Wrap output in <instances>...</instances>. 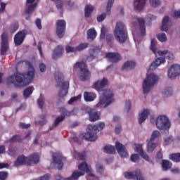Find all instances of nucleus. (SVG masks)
<instances>
[{
    "instance_id": "9b49d317",
    "label": "nucleus",
    "mask_w": 180,
    "mask_h": 180,
    "mask_svg": "<svg viewBox=\"0 0 180 180\" xmlns=\"http://www.w3.org/2000/svg\"><path fill=\"white\" fill-rule=\"evenodd\" d=\"M1 44L0 49L1 56H6V51L9 50V41H8V34L3 32L1 36Z\"/></svg>"
},
{
    "instance_id": "2f4dec72",
    "label": "nucleus",
    "mask_w": 180,
    "mask_h": 180,
    "mask_svg": "<svg viewBox=\"0 0 180 180\" xmlns=\"http://www.w3.org/2000/svg\"><path fill=\"white\" fill-rule=\"evenodd\" d=\"M136 67V62L134 61H127L124 63L122 67V70H133Z\"/></svg>"
},
{
    "instance_id": "a211bd4d",
    "label": "nucleus",
    "mask_w": 180,
    "mask_h": 180,
    "mask_svg": "<svg viewBox=\"0 0 180 180\" xmlns=\"http://www.w3.org/2000/svg\"><path fill=\"white\" fill-rule=\"evenodd\" d=\"M52 158L54 164H57L58 169L61 171L63 169V167H64V163H63V157L61 155L58 153H54L52 156Z\"/></svg>"
},
{
    "instance_id": "4d7b16f0",
    "label": "nucleus",
    "mask_w": 180,
    "mask_h": 180,
    "mask_svg": "<svg viewBox=\"0 0 180 180\" xmlns=\"http://www.w3.org/2000/svg\"><path fill=\"white\" fill-rule=\"evenodd\" d=\"M131 161H132V162H137L140 161V156H139L137 154L131 155Z\"/></svg>"
},
{
    "instance_id": "13d9d810",
    "label": "nucleus",
    "mask_w": 180,
    "mask_h": 180,
    "mask_svg": "<svg viewBox=\"0 0 180 180\" xmlns=\"http://www.w3.org/2000/svg\"><path fill=\"white\" fill-rule=\"evenodd\" d=\"M65 50H66L67 53H75V52H77L76 47H72V46H66Z\"/></svg>"
},
{
    "instance_id": "412c9836",
    "label": "nucleus",
    "mask_w": 180,
    "mask_h": 180,
    "mask_svg": "<svg viewBox=\"0 0 180 180\" xmlns=\"http://www.w3.org/2000/svg\"><path fill=\"white\" fill-rule=\"evenodd\" d=\"M135 151L136 153H139V155H141L143 160H146V161H150V157L147 155V153L143 150V146L141 144L136 146Z\"/></svg>"
},
{
    "instance_id": "7c9ffc66",
    "label": "nucleus",
    "mask_w": 180,
    "mask_h": 180,
    "mask_svg": "<svg viewBox=\"0 0 180 180\" xmlns=\"http://www.w3.org/2000/svg\"><path fill=\"white\" fill-rule=\"evenodd\" d=\"M168 22H169V17H164L162 22V26L160 27L162 32H168Z\"/></svg>"
},
{
    "instance_id": "0e129e2a",
    "label": "nucleus",
    "mask_w": 180,
    "mask_h": 180,
    "mask_svg": "<svg viewBox=\"0 0 180 180\" xmlns=\"http://www.w3.org/2000/svg\"><path fill=\"white\" fill-rule=\"evenodd\" d=\"M35 25L39 30H41V29L43 28V27L41 26V20H40V18H37L36 20Z\"/></svg>"
},
{
    "instance_id": "603ef678",
    "label": "nucleus",
    "mask_w": 180,
    "mask_h": 180,
    "mask_svg": "<svg viewBox=\"0 0 180 180\" xmlns=\"http://www.w3.org/2000/svg\"><path fill=\"white\" fill-rule=\"evenodd\" d=\"M96 172L98 174H100V175H102V174H103V165H102V164L101 163H97L96 165Z\"/></svg>"
},
{
    "instance_id": "79ce46f5",
    "label": "nucleus",
    "mask_w": 180,
    "mask_h": 180,
    "mask_svg": "<svg viewBox=\"0 0 180 180\" xmlns=\"http://www.w3.org/2000/svg\"><path fill=\"white\" fill-rule=\"evenodd\" d=\"M169 158L174 162H180V153H172L169 155Z\"/></svg>"
},
{
    "instance_id": "c756f323",
    "label": "nucleus",
    "mask_w": 180,
    "mask_h": 180,
    "mask_svg": "<svg viewBox=\"0 0 180 180\" xmlns=\"http://www.w3.org/2000/svg\"><path fill=\"white\" fill-rule=\"evenodd\" d=\"M79 171V172H86V174L91 173V169L88 167V164L86 162H82L80 165L78 166Z\"/></svg>"
},
{
    "instance_id": "49530a36",
    "label": "nucleus",
    "mask_w": 180,
    "mask_h": 180,
    "mask_svg": "<svg viewBox=\"0 0 180 180\" xmlns=\"http://www.w3.org/2000/svg\"><path fill=\"white\" fill-rule=\"evenodd\" d=\"M149 5L152 8H157L161 5V0H149Z\"/></svg>"
},
{
    "instance_id": "4be33fe9",
    "label": "nucleus",
    "mask_w": 180,
    "mask_h": 180,
    "mask_svg": "<svg viewBox=\"0 0 180 180\" xmlns=\"http://www.w3.org/2000/svg\"><path fill=\"white\" fill-rule=\"evenodd\" d=\"M165 62V58H158L155 61L153 62L150 66V70H156L159 65L164 63Z\"/></svg>"
},
{
    "instance_id": "72a5a7b5",
    "label": "nucleus",
    "mask_w": 180,
    "mask_h": 180,
    "mask_svg": "<svg viewBox=\"0 0 180 180\" xmlns=\"http://www.w3.org/2000/svg\"><path fill=\"white\" fill-rule=\"evenodd\" d=\"M158 143H154L153 141H148L147 144V151L148 153H153L155 148H157Z\"/></svg>"
},
{
    "instance_id": "423d86ee",
    "label": "nucleus",
    "mask_w": 180,
    "mask_h": 180,
    "mask_svg": "<svg viewBox=\"0 0 180 180\" xmlns=\"http://www.w3.org/2000/svg\"><path fill=\"white\" fill-rule=\"evenodd\" d=\"M113 96H115V94H113V91L112 90H106L100 96V101L96 105V108H100L101 105H105V108H106V106H109V105L115 102V98H113Z\"/></svg>"
},
{
    "instance_id": "ea45409f",
    "label": "nucleus",
    "mask_w": 180,
    "mask_h": 180,
    "mask_svg": "<svg viewBox=\"0 0 180 180\" xmlns=\"http://www.w3.org/2000/svg\"><path fill=\"white\" fill-rule=\"evenodd\" d=\"M34 89V87H33V86H29L28 87H27L23 91L24 98H29V96H30L32 94H33Z\"/></svg>"
},
{
    "instance_id": "5fc2aeb1",
    "label": "nucleus",
    "mask_w": 180,
    "mask_h": 180,
    "mask_svg": "<svg viewBox=\"0 0 180 180\" xmlns=\"http://www.w3.org/2000/svg\"><path fill=\"white\" fill-rule=\"evenodd\" d=\"M37 103L39 109L43 110V106L44 105V98L40 96L39 98L37 100Z\"/></svg>"
},
{
    "instance_id": "58836bf2",
    "label": "nucleus",
    "mask_w": 180,
    "mask_h": 180,
    "mask_svg": "<svg viewBox=\"0 0 180 180\" xmlns=\"http://www.w3.org/2000/svg\"><path fill=\"white\" fill-rule=\"evenodd\" d=\"M9 143H22L23 141V139H22V136L20 134L13 135L9 140Z\"/></svg>"
},
{
    "instance_id": "a18cd8bd",
    "label": "nucleus",
    "mask_w": 180,
    "mask_h": 180,
    "mask_svg": "<svg viewBox=\"0 0 180 180\" xmlns=\"http://www.w3.org/2000/svg\"><path fill=\"white\" fill-rule=\"evenodd\" d=\"M89 45V44L88 43H81L76 46V51H82V50L87 49Z\"/></svg>"
},
{
    "instance_id": "dca6fc26",
    "label": "nucleus",
    "mask_w": 180,
    "mask_h": 180,
    "mask_svg": "<svg viewBox=\"0 0 180 180\" xmlns=\"http://www.w3.org/2000/svg\"><path fill=\"white\" fill-rule=\"evenodd\" d=\"M27 31L25 30L18 32L14 37V43L16 46H20L26 37Z\"/></svg>"
},
{
    "instance_id": "bf43d9fd",
    "label": "nucleus",
    "mask_w": 180,
    "mask_h": 180,
    "mask_svg": "<svg viewBox=\"0 0 180 180\" xmlns=\"http://www.w3.org/2000/svg\"><path fill=\"white\" fill-rule=\"evenodd\" d=\"M39 68L41 72H46V71H47V67L44 63H39Z\"/></svg>"
},
{
    "instance_id": "a878e982",
    "label": "nucleus",
    "mask_w": 180,
    "mask_h": 180,
    "mask_svg": "<svg viewBox=\"0 0 180 180\" xmlns=\"http://www.w3.org/2000/svg\"><path fill=\"white\" fill-rule=\"evenodd\" d=\"M84 98L86 102H92L95 101V98H96V94L94 93L85 91L84 93Z\"/></svg>"
},
{
    "instance_id": "c03bdc74",
    "label": "nucleus",
    "mask_w": 180,
    "mask_h": 180,
    "mask_svg": "<svg viewBox=\"0 0 180 180\" xmlns=\"http://www.w3.org/2000/svg\"><path fill=\"white\" fill-rule=\"evenodd\" d=\"M59 112L61 115L60 116H63L65 119V116H71V113H72V112L68 111L64 107L60 108Z\"/></svg>"
},
{
    "instance_id": "8fccbe9b",
    "label": "nucleus",
    "mask_w": 180,
    "mask_h": 180,
    "mask_svg": "<svg viewBox=\"0 0 180 180\" xmlns=\"http://www.w3.org/2000/svg\"><path fill=\"white\" fill-rule=\"evenodd\" d=\"M65 118L64 117V116H58L56 117V119L55 120V122L53 124V127H57L58 126V124H60V123H61V122H63Z\"/></svg>"
},
{
    "instance_id": "39448f33",
    "label": "nucleus",
    "mask_w": 180,
    "mask_h": 180,
    "mask_svg": "<svg viewBox=\"0 0 180 180\" xmlns=\"http://www.w3.org/2000/svg\"><path fill=\"white\" fill-rule=\"evenodd\" d=\"M157 82H158V76L154 73L147 75L142 84L143 94H148Z\"/></svg>"
},
{
    "instance_id": "6e6552de",
    "label": "nucleus",
    "mask_w": 180,
    "mask_h": 180,
    "mask_svg": "<svg viewBox=\"0 0 180 180\" xmlns=\"http://www.w3.org/2000/svg\"><path fill=\"white\" fill-rule=\"evenodd\" d=\"M155 125L158 130H169L171 122L165 115H159L156 120Z\"/></svg>"
},
{
    "instance_id": "f704fd0d",
    "label": "nucleus",
    "mask_w": 180,
    "mask_h": 180,
    "mask_svg": "<svg viewBox=\"0 0 180 180\" xmlns=\"http://www.w3.org/2000/svg\"><path fill=\"white\" fill-rule=\"evenodd\" d=\"M106 41L107 44L111 47H115V37H113V34H108L106 35Z\"/></svg>"
},
{
    "instance_id": "cd10ccee",
    "label": "nucleus",
    "mask_w": 180,
    "mask_h": 180,
    "mask_svg": "<svg viewBox=\"0 0 180 180\" xmlns=\"http://www.w3.org/2000/svg\"><path fill=\"white\" fill-rule=\"evenodd\" d=\"M96 30L95 28H91L87 30V40H90L91 41H94V39H96Z\"/></svg>"
},
{
    "instance_id": "6ab92c4d",
    "label": "nucleus",
    "mask_w": 180,
    "mask_h": 180,
    "mask_svg": "<svg viewBox=\"0 0 180 180\" xmlns=\"http://www.w3.org/2000/svg\"><path fill=\"white\" fill-rule=\"evenodd\" d=\"M61 90L58 93L59 98H64L68 94V89H70V82H63L60 85Z\"/></svg>"
},
{
    "instance_id": "a19ab883",
    "label": "nucleus",
    "mask_w": 180,
    "mask_h": 180,
    "mask_svg": "<svg viewBox=\"0 0 180 180\" xmlns=\"http://www.w3.org/2000/svg\"><path fill=\"white\" fill-rule=\"evenodd\" d=\"M160 136H161V133L160 132V131L155 130L153 131L149 140L150 141H155V140H157V139H160Z\"/></svg>"
},
{
    "instance_id": "7ed1b4c3",
    "label": "nucleus",
    "mask_w": 180,
    "mask_h": 180,
    "mask_svg": "<svg viewBox=\"0 0 180 180\" xmlns=\"http://www.w3.org/2000/svg\"><path fill=\"white\" fill-rule=\"evenodd\" d=\"M114 36L116 41L123 44L127 40V28L124 22L122 21L117 22L114 30Z\"/></svg>"
},
{
    "instance_id": "f8f14e48",
    "label": "nucleus",
    "mask_w": 180,
    "mask_h": 180,
    "mask_svg": "<svg viewBox=\"0 0 180 180\" xmlns=\"http://www.w3.org/2000/svg\"><path fill=\"white\" fill-rule=\"evenodd\" d=\"M109 80L106 77H103L102 79L98 80L93 84V88L97 91V92H103L105 88L108 86Z\"/></svg>"
},
{
    "instance_id": "2eb2a0df",
    "label": "nucleus",
    "mask_w": 180,
    "mask_h": 180,
    "mask_svg": "<svg viewBox=\"0 0 180 180\" xmlns=\"http://www.w3.org/2000/svg\"><path fill=\"white\" fill-rule=\"evenodd\" d=\"M180 75V65L178 64L172 65L170 68L168 70V77L169 78H176Z\"/></svg>"
},
{
    "instance_id": "4c0bfd02",
    "label": "nucleus",
    "mask_w": 180,
    "mask_h": 180,
    "mask_svg": "<svg viewBox=\"0 0 180 180\" xmlns=\"http://www.w3.org/2000/svg\"><path fill=\"white\" fill-rule=\"evenodd\" d=\"M53 2H56V6L57 9L60 11V15H63L64 12V4H63V1L61 0H51Z\"/></svg>"
},
{
    "instance_id": "e2e57ef3",
    "label": "nucleus",
    "mask_w": 180,
    "mask_h": 180,
    "mask_svg": "<svg viewBox=\"0 0 180 180\" xmlns=\"http://www.w3.org/2000/svg\"><path fill=\"white\" fill-rule=\"evenodd\" d=\"M6 178H8V172H0V180H6Z\"/></svg>"
},
{
    "instance_id": "69168bd1",
    "label": "nucleus",
    "mask_w": 180,
    "mask_h": 180,
    "mask_svg": "<svg viewBox=\"0 0 180 180\" xmlns=\"http://www.w3.org/2000/svg\"><path fill=\"white\" fill-rule=\"evenodd\" d=\"M93 60H95V56L94 54L91 53L86 56L85 61L86 63H91Z\"/></svg>"
},
{
    "instance_id": "774afa93",
    "label": "nucleus",
    "mask_w": 180,
    "mask_h": 180,
    "mask_svg": "<svg viewBox=\"0 0 180 180\" xmlns=\"http://www.w3.org/2000/svg\"><path fill=\"white\" fill-rule=\"evenodd\" d=\"M19 126L22 129H29V127H30V124H25L24 122H20Z\"/></svg>"
},
{
    "instance_id": "9d476101",
    "label": "nucleus",
    "mask_w": 180,
    "mask_h": 180,
    "mask_svg": "<svg viewBox=\"0 0 180 180\" xmlns=\"http://www.w3.org/2000/svg\"><path fill=\"white\" fill-rule=\"evenodd\" d=\"M132 26L134 27L139 26L141 36H146V20L143 18H134L132 20Z\"/></svg>"
},
{
    "instance_id": "f3484780",
    "label": "nucleus",
    "mask_w": 180,
    "mask_h": 180,
    "mask_svg": "<svg viewBox=\"0 0 180 180\" xmlns=\"http://www.w3.org/2000/svg\"><path fill=\"white\" fill-rule=\"evenodd\" d=\"M105 57L109 58L111 63H119L122 60V56L119 53L108 52L105 54Z\"/></svg>"
},
{
    "instance_id": "c9c22d12",
    "label": "nucleus",
    "mask_w": 180,
    "mask_h": 180,
    "mask_svg": "<svg viewBox=\"0 0 180 180\" xmlns=\"http://www.w3.org/2000/svg\"><path fill=\"white\" fill-rule=\"evenodd\" d=\"M158 54H159V56H161L162 57H165L168 60H169V58H171L173 56L172 52L168 50L158 51Z\"/></svg>"
},
{
    "instance_id": "09e8293b",
    "label": "nucleus",
    "mask_w": 180,
    "mask_h": 180,
    "mask_svg": "<svg viewBox=\"0 0 180 180\" xmlns=\"http://www.w3.org/2000/svg\"><path fill=\"white\" fill-rule=\"evenodd\" d=\"M55 79L56 82L60 84V82H63V79H64V76L60 72L55 73Z\"/></svg>"
},
{
    "instance_id": "1a4fd4ad",
    "label": "nucleus",
    "mask_w": 180,
    "mask_h": 180,
    "mask_svg": "<svg viewBox=\"0 0 180 180\" xmlns=\"http://www.w3.org/2000/svg\"><path fill=\"white\" fill-rule=\"evenodd\" d=\"M56 34L59 39H63L65 36L67 22L64 20H58L56 22Z\"/></svg>"
},
{
    "instance_id": "6e6d98bb",
    "label": "nucleus",
    "mask_w": 180,
    "mask_h": 180,
    "mask_svg": "<svg viewBox=\"0 0 180 180\" xmlns=\"http://www.w3.org/2000/svg\"><path fill=\"white\" fill-rule=\"evenodd\" d=\"M79 99H81V94H79L77 96L71 98L69 100L68 103H69V105H72V103H74V102H75L76 101H79Z\"/></svg>"
},
{
    "instance_id": "c85d7f7f",
    "label": "nucleus",
    "mask_w": 180,
    "mask_h": 180,
    "mask_svg": "<svg viewBox=\"0 0 180 180\" xmlns=\"http://www.w3.org/2000/svg\"><path fill=\"white\" fill-rule=\"evenodd\" d=\"M172 168V162L168 160H162V169L163 171H168Z\"/></svg>"
},
{
    "instance_id": "052dcab7",
    "label": "nucleus",
    "mask_w": 180,
    "mask_h": 180,
    "mask_svg": "<svg viewBox=\"0 0 180 180\" xmlns=\"http://www.w3.org/2000/svg\"><path fill=\"white\" fill-rule=\"evenodd\" d=\"M78 158L82 161H84L85 158H86V153L85 151L81 152L78 153Z\"/></svg>"
},
{
    "instance_id": "473e14b6",
    "label": "nucleus",
    "mask_w": 180,
    "mask_h": 180,
    "mask_svg": "<svg viewBox=\"0 0 180 180\" xmlns=\"http://www.w3.org/2000/svg\"><path fill=\"white\" fill-rule=\"evenodd\" d=\"M36 8H37V3L30 4L25 11V15H32V13H33L36 10Z\"/></svg>"
},
{
    "instance_id": "de8ad7c7",
    "label": "nucleus",
    "mask_w": 180,
    "mask_h": 180,
    "mask_svg": "<svg viewBox=\"0 0 180 180\" xmlns=\"http://www.w3.org/2000/svg\"><path fill=\"white\" fill-rule=\"evenodd\" d=\"M114 4H115V0H108L107 6H106V11H107L108 15H110V11Z\"/></svg>"
},
{
    "instance_id": "680f3d73",
    "label": "nucleus",
    "mask_w": 180,
    "mask_h": 180,
    "mask_svg": "<svg viewBox=\"0 0 180 180\" xmlns=\"http://www.w3.org/2000/svg\"><path fill=\"white\" fill-rule=\"evenodd\" d=\"M106 18V13H103L97 16V22H103Z\"/></svg>"
},
{
    "instance_id": "864d4df0",
    "label": "nucleus",
    "mask_w": 180,
    "mask_h": 180,
    "mask_svg": "<svg viewBox=\"0 0 180 180\" xmlns=\"http://www.w3.org/2000/svg\"><path fill=\"white\" fill-rule=\"evenodd\" d=\"M158 40L159 41H161L162 43H164V41H167V35L165 33L159 34L157 36Z\"/></svg>"
},
{
    "instance_id": "338daca9",
    "label": "nucleus",
    "mask_w": 180,
    "mask_h": 180,
    "mask_svg": "<svg viewBox=\"0 0 180 180\" xmlns=\"http://www.w3.org/2000/svg\"><path fill=\"white\" fill-rule=\"evenodd\" d=\"M164 155L162 154V149H160V150L157 153L156 158L157 160H162Z\"/></svg>"
},
{
    "instance_id": "393cba45",
    "label": "nucleus",
    "mask_w": 180,
    "mask_h": 180,
    "mask_svg": "<svg viewBox=\"0 0 180 180\" xmlns=\"http://www.w3.org/2000/svg\"><path fill=\"white\" fill-rule=\"evenodd\" d=\"M94 10L95 7H94V6H92L91 4L86 5L84 8V17L91 18Z\"/></svg>"
},
{
    "instance_id": "e433bc0d",
    "label": "nucleus",
    "mask_w": 180,
    "mask_h": 180,
    "mask_svg": "<svg viewBox=\"0 0 180 180\" xmlns=\"http://www.w3.org/2000/svg\"><path fill=\"white\" fill-rule=\"evenodd\" d=\"M104 153L105 154H115L116 153V148L111 145H106L104 146Z\"/></svg>"
},
{
    "instance_id": "4468645a",
    "label": "nucleus",
    "mask_w": 180,
    "mask_h": 180,
    "mask_svg": "<svg viewBox=\"0 0 180 180\" xmlns=\"http://www.w3.org/2000/svg\"><path fill=\"white\" fill-rule=\"evenodd\" d=\"M115 148L121 158H126L129 157V153L127 152V149H126V146L120 142L117 141L115 143Z\"/></svg>"
},
{
    "instance_id": "0eeeda50",
    "label": "nucleus",
    "mask_w": 180,
    "mask_h": 180,
    "mask_svg": "<svg viewBox=\"0 0 180 180\" xmlns=\"http://www.w3.org/2000/svg\"><path fill=\"white\" fill-rule=\"evenodd\" d=\"M74 68H79V79L80 81H88L91 78V72L88 70V65L85 62H77L74 65Z\"/></svg>"
},
{
    "instance_id": "b1692460",
    "label": "nucleus",
    "mask_w": 180,
    "mask_h": 180,
    "mask_svg": "<svg viewBox=\"0 0 180 180\" xmlns=\"http://www.w3.org/2000/svg\"><path fill=\"white\" fill-rule=\"evenodd\" d=\"M84 175H85V172L76 170L66 180H78L80 176H84Z\"/></svg>"
},
{
    "instance_id": "3c124183",
    "label": "nucleus",
    "mask_w": 180,
    "mask_h": 180,
    "mask_svg": "<svg viewBox=\"0 0 180 180\" xmlns=\"http://www.w3.org/2000/svg\"><path fill=\"white\" fill-rule=\"evenodd\" d=\"M18 29H19V23L18 22H14L13 24H11V27H10V33H15V32H16V30H18Z\"/></svg>"
},
{
    "instance_id": "aec40b11",
    "label": "nucleus",
    "mask_w": 180,
    "mask_h": 180,
    "mask_svg": "<svg viewBox=\"0 0 180 180\" xmlns=\"http://www.w3.org/2000/svg\"><path fill=\"white\" fill-rule=\"evenodd\" d=\"M64 53V47L61 45H58L56 48L53 50L52 53V58L53 60H57L60 58V57H63V54Z\"/></svg>"
},
{
    "instance_id": "5701e85b",
    "label": "nucleus",
    "mask_w": 180,
    "mask_h": 180,
    "mask_svg": "<svg viewBox=\"0 0 180 180\" xmlns=\"http://www.w3.org/2000/svg\"><path fill=\"white\" fill-rule=\"evenodd\" d=\"M134 6L136 11H143L146 6V0H134Z\"/></svg>"
},
{
    "instance_id": "ddd939ff",
    "label": "nucleus",
    "mask_w": 180,
    "mask_h": 180,
    "mask_svg": "<svg viewBox=\"0 0 180 180\" xmlns=\"http://www.w3.org/2000/svg\"><path fill=\"white\" fill-rule=\"evenodd\" d=\"M84 112L89 115L90 122H96V120H99L101 114L98 111L92 110L91 107H86L84 108Z\"/></svg>"
},
{
    "instance_id": "20e7f679",
    "label": "nucleus",
    "mask_w": 180,
    "mask_h": 180,
    "mask_svg": "<svg viewBox=\"0 0 180 180\" xmlns=\"http://www.w3.org/2000/svg\"><path fill=\"white\" fill-rule=\"evenodd\" d=\"M40 158L37 153L32 154L28 157L25 156V155H20L14 162V165L15 167H20V165H32V162L37 164Z\"/></svg>"
},
{
    "instance_id": "f03ea898",
    "label": "nucleus",
    "mask_w": 180,
    "mask_h": 180,
    "mask_svg": "<svg viewBox=\"0 0 180 180\" xmlns=\"http://www.w3.org/2000/svg\"><path fill=\"white\" fill-rule=\"evenodd\" d=\"M105 122H99L96 125H89L86 133L83 135L84 139L87 141H96L98 139V131L105 129Z\"/></svg>"
},
{
    "instance_id": "37998d69",
    "label": "nucleus",
    "mask_w": 180,
    "mask_h": 180,
    "mask_svg": "<svg viewBox=\"0 0 180 180\" xmlns=\"http://www.w3.org/2000/svg\"><path fill=\"white\" fill-rule=\"evenodd\" d=\"M172 88L167 87L165 89L164 91H162V96L164 98H168L172 96Z\"/></svg>"
},
{
    "instance_id": "f257e3e1",
    "label": "nucleus",
    "mask_w": 180,
    "mask_h": 180,
    "mask_svg": "<svg viewBox=\"0 0 180 180\" xmlns=\"http://www.w3.org/2000/svg\"><path fill=\"white\" fill-rule=\"evenodd\" d=\"M27 65V71L25 73H19L16 72L13 75L7 78V84H13L15 88H22V86H27L30 82L34 79L36 75V70L30 61H26Z\"/></svg>"
},
{
    "instance_id": "bb28decb",
    "label": "nucleus",
    "mask_w": 180,
    "mask_h": 180,
    "mask_svg": "<svg viewBox=\"0 0 180 180\" xmlns=\"http://www.w3.org/2000/svg\"><path fill=\"white\" fill-rule=\"evenodd\" d=\"M149 115H150V111H148V110H143V111L139 115V124H141L143 122H144L147 119V117H148Z\"/></svg>"
}]
</instances>
